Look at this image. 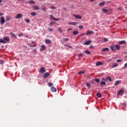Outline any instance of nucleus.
I'll use <instances>...</instances> for the list:
<instances>
[{
  "label": "nucleus",
  "instance_id": "nucleus-1",
  "mask_svg": "<svg viewBox=\"0 0 127 127\" xmlns=\"http://www.w3.org/2000/svg\"><path fill=\"white\" fill-rule=\"evenodd\" d=\"M10 40L9 37H5L3 39H0V43H5L6 42H9Z\"/></svg>",
  "mask_w": 127,
  "mask_h": 127
},
{
  "label": "nucleus",
  "instance_id": "nucleus-2",
  "mask_svg": "<svg viewBox=\"0 0 127 127\" xmlns=\"http://www.w3.org/2000/svg\"><path fill=\"white\" fill-rule=\"evenodd\" d=\"M0 22L1 25H3L5 23V18L3 16H2L0 17Z\"/></svg>",
  "mask_w": 127,
  "mask_h": 127
},
{
  "label": "nucleus",
  "instance_id": "nucleus-3",
  "mask_svg": "<svg viewBox=\"0 0 127 127\" xmlns=\"http://www.w3.org/2000/svg\"><path fill=\"white\" fill-rule=\"evenodd\" d=\"M46 49V46L45 45H41V49L40 50V52L45 51Z\"/></svg>",
  "mask_w": 127,
  "mask_h": 127
},
{
  "label": "nucleus",
  "instance_id": "nucleus-4",
  "mask_svg": "<svg viewBox=\"0 0 127 127\" xmlns=\"http://www.w3.org/2000/svg\"><path fill=\"white\" fill-rule=\"evenodd\" d=\"M39 72H41V73H45L46 72V69L44 67H41L40 70H39Z\"/></svg>",
  "mask_w": 127,
  "mask_h": 127
},
{
  "label": "nucleus",
  "instance_id": "nucleus-5",
  "mask_svg": "<svg viewBox=\"0 0 127 127\" xmlns=\"http://www.w3.org/2000/svg\"><path fill=\"white\" fill-rule=\"evenodd\" d=\"M73 16L75 18L79 19H81L82 18V17L79 15H75L73 14Z\"/></svg>",
  "mask_w": 127,
  "mask_h": 127
},
{
  "label": "nucleus",
  "instance_id": "nucleus-6",
  "mask_svg": "<svg viewBox=\"0 0 127 127\" xmlns=\"http://www.w3.org/2000/svg\"><path fill=\"white\" fill-rule=\"evenodd\" d=\"M124 93V90L123 89H121L120 91L118 92V95H121V96H122Z\"/></svg>",
  "mask_w": 127,
  "mask_h": 127
},
{
  "label": "nucleus",
  "instance_id": "nucleus-7",
  "mask_svg": "<svg viewBox=\"0 0 127 127\" xmlns=\"http://www.w3.org/2000/svg\"><path fill=\"white\" fill-rule=\"evenodd\" d=\"M22 17V14L19 13L16 16H15V18H16V19L21 18Z\"/></svg>",
  "mask_w": 127,
  "mask_h": 127
},
{
  "label": "nucleus",
  "instance_id": "nucleus-8",
  "mask_svg": "<svg viewBox=\"0 0 127 127\" xmlns=\"http://www.w3.org/2000/svg\"><path fill=\"white\" fill-rule=\"evenodd\" d=\"M94 34V32L90 30H87L86 32V35H89L90 34Z\"/></svg>",
  "mask_w": 127,
  "mask_h": 127
},
{
  "label": "nucleus",
  "instance_id": "nucleus-9",
  "mask_svg": "<svg viewBox=\"0 0 127 127\" xmlns=\"http://www.w3.org/2000/svg\"><path fill=\"white\" fill-rule=\"evenodd\" d=\"M121 46L120 45H115V48L117 50L119 51L120 50Z\"/></svg>",
  "mask_w": 127,
  "mask_h": 127
},
{
  "label": "nucleus",
  "instance_id": "nucleus-10",
  "mask_svg": "<svg viewBox=\"0 0 127 127\" xmlns=\"http://www.w3.org/2000/svg\"><path fill=\"white\" fill-rule=\"evenodd\" d=\"M50 17H51V18L53 19L54 21H59L60 20V19L58 18H54V17L52 14L50 15Z\"/></svg>",
  "mask_w": 127,
  "mask_h": 127
},
{
  "label": "nucleus",
  "instance_id": "nucleus-11",
  "mask_svg": "<svg viewBox=\"0 0 127 127\" xmlns=\"http://www.w3.org/2000/svg\"><path fill=\"white\" fill-rule=\"evenodd\" d=\"M51 91L52 92H57V89L56 87H54V86H52L51 87Z\"/></svg>",
  "mask_w": 127,
  "mask_h": 127
},
{
  "label": "nucleus",
  "instance_id": "nucleus-12",
  "mask_svg": "<svg viewBox=\"0 0 127 127\" xmlns=\"http://www.w3.org/2000/svg\"><path fill=\"white\" fill-rule=\"evenodd\" d=\"M106 81L108 80L109 81V82L112 81V78L111 77V76L106 77Z\"/></svg>",
  "mask_w": 127,
  "mask_h": 127
},
{
  "label": "nucleus",
  "instance_id": "nucleus-13",
  "mask_svg": "<svg viewBox=\"0 0 127 127\" xmlns=\"http://www.w3.org/2000/svg\"><path fill=\"white\" fill-rule=\"evenodd\" d=\"M50 75V73L49 72H46L44 74L43 78H46L47 77H48Z\"/></svg>",
  "mask_w": 127,
  "mask_h": 127
},
{
  "label": "nucleus",
  "instance_id": "nucleus-14",
  "mask_svg": "<svg viewBox=\"0 0 127 127\" xmlns=\"http://www.w3.org/2000/svg\"><path fill=\"white\" fill-rule=\"evenodd\" d=\"M52 43V41L50 39H46L45 40V43L46 44H51Z\"/></svg>",
  "mask_w": 127,
  "mask_h": 127
},
{
  "label": "nucleus",
  "instance_id": "nucleus-15",
  "mask_svg": "<svg viewBox=\"0 0 127 127\" xmlns=\"http://www.w3.org/2000/svg\"><path fill=\"white\" fill-rule=\"evenodd\" d=\"M91 43V41H88L84 43V45H89Z\"/></svg>",
  "mask_w": 127,
  "mask_h": 127
},
{
  "label": "nucleus",
  "instance_id": "nucleus-16",
  "mask_svg": "<svg viewBox=\"0 0 127 127\" xmlns=\"http://www.w3.org/2000/svg\"><path fill=\"white\" fill-rule=\"evenodd\" d=\"M126 41H124V40H123V41H119V42H118V43H119L120 45H123V44H126Z\"/></svg>",
  "mask_w": 127,
  "mask_h": 127
},
{
  "label": "nucleus",
  "instance_id": "nucleus-17",
  "mask_svg": "<svg viewBox=\"0 0 127 127\" xmlns=\"http://www.w3.org/2000/svg\"><path fill=\"white\" fill-rule=\"evenodd\" d=\"M115 46L112 45L110 46V50H112L113 51H116V49H115Z\"/></svg>",
  "mask_w": 127,
  "mask_h": 127
},
{
  "label": "nucleus",
  "instance_id": "nucleus-18",
  "mask_svg": "<svg viewBox=\"0 0 127 127\" xmlns=\"http://www.w3.org/2000/svg\"><path fill=\"white\" fill-rule=\"evenodd\" d=\"M69 41V39L68 38H64L63 39V41L64 42H68Z\"/></svg>",
  "mask_w": 127,
  "mask_h": 127
},
{
  "label": "nucleus",
  "instance_id": "nucleus-19",
  "mask_svg": "<svg viewBox=\"0 0 127 127\" xmlns=\"http://www.w3.org/2000/svg\"><path fill=\"white\" fill-rule=\"evenodd\" d=\"M76 24H77V22H76L68 23V25H75Z\"/></svg>",
  "mask_w": 127,
  "mask_h": 127
},
{
  "label": "nucleus",
  "instance_id": "nucleus-20",
  "mask_svg": "<svg viewBox=\"0 0 127 127\" xmlns=\"http://www.w3.org/2000/svg\"><path fill=\"white\" fill-rule=\"evenodd\" d=\"M6 21H8L9 20H10V19H11V17L9 15H7L6 16Z\"/></svg>",
  "mask_w": 127,
  "mask_h": 127
},
{
  "label": "nucleus",
  "instance_id": "nucleus-21",
  "mask_svg": "<svg viewBox=\"0 0 127 127\" xmlns=\"http://www.w3.org/2000/svg\"><path fill=\"white\" fill-rule=\"evenodd\" d=\"M78 33H79V31H74L73 32V35H78Z\"/></svg>",
  "mask_w": 127,
  "mask_h": 127
},
{
  "label": "nucleus",
  "instance_id": "nucleus-22",
  "mask_svg": "<svg viewBox=\"0 0 127 127\" xmlns=\"http://www.w3.org/2000/svg\"><path fill=\"white\" fill-rule=\"evenodd\" d=\"M33 8L35 9V10H39L40 9V8L38 6H37V5H35L33 7Z\"/></svg>",
  "mask_w": 127,
  "mask_h": 127
},
{
  "label": "nucleus",
  "instance_id": "nucleus-23",
  "mask_svg": "<svg viewBox=\"0 0 127 127\" xmlns=\"http://www.w3.org/2000/svg\"><path fill=\"white\" fill-rule=\"evenodd\" d=\"M103 64V63L101 62H99L96 64V66H100Z\"/></svg>",
  "mask_w": 127,
  "mask_h": 127
},
{
  "label": "nucleus",
  "instance_id": "nucleus-24",
  "mask_svg": "<svg viewBox=\"0 0 127 127\" xmlns=\"http://www.w3.org/2000/svg\"><path fill=\"white\" fill-rule=\"evenodd\" d=\"M120 83V81L117 80V81H115V82L114 83V85H118Z\"/></svg>",
  "mask_w": 127,
  "mask_h": 127
},
{
  "label": "nucleus",
  "instance_id": "nucleus-25",
  "mask_svg": "<svg viewBox=\"0 0 127 127\" xmlns=\"http://www.w3.org/2000/svg\"><path fill=\"white\" fill-rule=\"evenodd\" d=\"M97 96L98 98H101V97H102V95H101V93L98 92V93H97Z\"/></svg>",
  "mask_w": 127,
  "mask_h": 127
},
{
  "label": "nucleus",
  "instance_id": "nucleus-26",
  "mask_svg": "<svg viewBox=\"0 0 127 127\" xmlns=\"http://www.w3.org/2000/svg\"><path fill=\"white\" fill-rule=\"evenodd\" d=\"M85 72V70L80 71L78 72V74H84Z\"/></svg>",
  "mask_w": 127,
  "mask_h": 127
},
{
  "label": "nucleus",
  "instance_id": "nucleus-27",
  "mask_svg": "<svg viewBox=\"0 0 127 127\" xmlns=\"http://www.w3.org/2000/svg\"><path fill=\"white\" fill-rule=\"evenodd\" d=\"M37 15V13L36 12H32V13H31V15L32 16H35Z\"/></svg>",
  "mask_w": 127,
  "mask_h": 127
},
{
  "label": "nucleus",
  "instance_id": "nucleus-28",
  "mask_svg": "<svg viewBox=\"0 0 127 127\" xmlns=\"http://www.w3.org/2000/svg\"><path fill=\"white\" fill-rule=\"evenodd\" d=\"M105 4V2H101L99 3L100 6H103Z\"/></svg>",
  "mask_w": 127,
  "mask_h": 127
},
{
  "label": "nucleus",
  "instance_id": "nucleus-29",
  "mask_svg": "<svg viewBox=\"0 0 127 127\" xmlns=\"http://www.w3.org/2000/svg\"><path fill=\"white\" fill-rule=\"evenodd\" d=\"M100 84H101V85H105L106 84V82H105V81L102 80V81H101Z\"/></svg>",
  "mask_w": 127,
  "mask_h": 127
},
{
  "label": "nucleus",
  "instance_id": "nucleus-30",
  "mask_svg": "<svg viewBox=\"0 0 127 127\" xmlns=\"http://www.w3.org/2000/svg\"><path fill=\"white\" fill-rule=\"evenodd\" d=\"M109 50V49L108 48H103L102 49V51L105 52V51H108Z\"/></svg>",
  "mask_w": 127,
  "mask_h": 127
},
{
  "label": "nucleus",
  "instance_id": "nucleus-31",
  "mask_svg": "<svg viewBox=\"0 0 127 127\" xmlns=\"http://www.w3.org/2000/svg\"><path fill=\"white\" fill-rule=\"evenodd\" d=\"M85 53H86V54H87V55H90L91 53V52H89L88 50H86L85 51Z\"/></svg>",
  "mask_w": 127,
  "mask_h": 127
},
{
  "label": "nucleus",
  "instance_id": "nucleus-32",
  "mask_svg": "<svg viewBox=\"0 0 127 127\" xmlns=\"http://www.w3.org/2000/svg\"><path fill=\"white\" fill-rule=\"evenodd\" d=\"M118 66L117 64H115L114 65H112V68H114Z\"/></svg>",
  "mask_w": 127,
  "mask_h": 127
},
{
  "label": "nucleus",
  "instance_id": "nucleus-33",
  "mask_svg": "<svg viewBox=\"0 0 127 127\" xmlns=\"http://www.w3.org/2000/svg\"><path fill=\"white\" fill-rule=\"evenodd\" d=\"M10 34L14 38H17V36L12 33H10Z\"/></svg>",
  "mask_w": 127,
  "mask_h": 127
},
{
  "label": "nucleus",
  "instance_id": "nucleus-34",
  "mask_svg": "<svg viewBox=\"0 0 127 127\" xmlns=\"http://www.w3.org/2000/svg\"><path fill=\"white\" fill-rule=\"evenodd\" d=\"M86 86L88 88H91V85L89 83H86Z\"/></svg>",
  "mask_w": 127,
  "mask_h": 127
},
{
  "label": "nucleus",
  "instance_id": "nucleus-35",
  "mask_svg": "<svg viewBox=\"0 0 127 127\" xmlns=\"http://www.w3.org/2000/svg\"><path fill=\"white\" fill-rule=\"evenodd\" d=\"M95 80L96 82V83H100V79L98 78H95Z\"/></svg>",
  "mask_w": 127,
  "mask_h": 127
},
{
  "label": "nucleus",
  "instance_id": "nucleus-36",
  "mask_svg": "<svg viewBox=\"0 0 127 127\" xmlns=\"http://www.w3.org/2000/svg\"><path fill=\"white\" fill-rule=\"evenodd\" d=\"M37 46V44H35V45H30L29 47H32V48H35Z\"/></svg>",
  "mask_w": 127,
  "mask_h": 127
},
{
  "label": "nucleus",
  "instance_id": "nucleus-37",
  "mask_svg": "<svg viewBox=\"0 0 127 127\" xmlns=\"http://www.w3.org/2000/svg\"><path fill=\"white\" fill-rule=\"evenodd\" d=\"M49 87H50L51 88L53 87V83L51 82H49Z\"/></svg>",
  "mask_w": 127,
  "mask_h": 127
},
{
  "label": "nucleus",
  "instance_id": "nucleus-38",
  "mask_svg": "<svg viewBox=\"0 0 127 127\" xmlns=\"http://www.w3.org/2000/svg\"><path fill=\"white\" fill-rule=\"evenodd\" d=\"M102 10L104 13H107L108 12V10L107 9H102Z\"/></svg>",
  "mask_w": 127,
  "mask_h": 127
},
{
  "label": "nucleus",
  "instance_id": "nucleus-39",
  "mask_svg": "<svg viewBox=\"0 0 127 127\" xmlns=\"http://www.w3.org/2000/svg\"><path fill=\"white\" fill-rule=\"evenodd\" d=\"M78 28H79L80 29H83V28H84V27L83 25H79Z\"/></svg>",
  "mask_w": 127,
  "mask_h": 127
},
{
  "label": "nucleus",
  "instance_id": "nucleus-40",
  "mask_svg": "<svg viewBox=\"0 0 127 127\" xmlns=\"http://www.w3.org/2000/svg\"><path fill=\"white\" fill-rule=\"evenodd\" d=\"M48 30H49V31H50V32H51V31H53L54 29L51 28H48Z\"/></svg>",
  "mask_w": 127,
  "mask_h": 127
},
{
  "label": "nucleus",
  "instance_id": "nucleus-41",
  "mask_svg": "<svg viewBox=\"0 0 127 127\" xmlns=\"http://www.w3.org/2000/svg\"><path fill=\"white\" fill-rule=\"evenodd\" d=\"M58 30L59 32H61V33H63V32L62 31V28H61V27L59 28L58 29Z\"/></svg>",
  "mask_w": 127,
  "mask_h": 127
},
{
  "label": "nucleus",
  "instance_id": "nucleus-42",
  "mask_svg": "<svg viewBox=\"0 0 127 127\" xmlns=\"http://www.w3.org/2000/svg\"><path fill=\"white\" fill-rule=\"evenodd\" d=\"M83 56V54H81V53H80V54H79V55H78V57L79 58H80V57H82Z\"/></svg>",
  "mask_w": 127,
  "mask_h": 127
},
{
  "label": "nucleus",
  "instance_id": "nucleus-43",
  "mask_svg": "<svg viewBox=\"0 0 127 127\" xmlns=\"http://www.w3.org/2000/svg\"><path fill=\"white\" fill-rule=\"evenodd\" d=\"M104 42H107L108 41V39L106 38H104Z\"/></svg>",
  "mask_w": 127,
  "mask_h": 127
},
{
  "label": "nucleus",
  "instance_id": "nucleus-44",
  "mask_svg": "<svg viewBox=\"0 0 127 127\" xmlns=\"http://www.w3.org/2000/svg\"><path fill=\"white\" fill-rule=\"evenodd\" d=\"M25 22L28 23L30 22V19H28L25 20Z\"/></svg>",
  "mask_w": 127,
  "mask_h": 127
},
{
  "label": "nucleus",
  "instance_id": "nucleus-45",
  "mask_svg": "<svg viewBox=\"0 0 127 127\" xmlns=\"http://www.w3.org/2000/svg\"><path fill=\"white\" fill-rule=\"evenodd\" d=\"M50 8L53 9H55L56 8V7L55 6H51Z\"/></svg>",
  "mask_w": 127,
  "mask_h": 127
},
{
  "label": "nucleus",
  "instance_id": "nucleus-46",
  "mask_svg": "<svg viewBox=\"0 0 127 127\" xmlns=\"http://www.w3.org/2000/svg\"><path fill=\"white\" fill-rule=\"evenodd\" d=\"M90 48L93 49H94V47L92 45H90Z\"/></svg>",
  "mask_w": 127,
  "mask_h": 127
},
{
  "label": "nucleus",
  "instance_id": "nucleus-47",
  "mask_svg": "<svg viewBox=\"0 0 127 127\" xmlns=\"http://www.w3.org/2000/svg\"><path fill=\"white\" fill-rule=\"evenodd\" d=\"M102 80H103V81H107L106 79H105L104 78H102Z\"/></svg>",
  "mask_w": 127,
  "mask_h": 127
},
{
  "label": "nucleus",
  "instance_id": "nucleus-48",
  "mask_svg": "<svg viewBox=\"0 0 127 127\" xmlns=\"http://www.w3.org/2000/svg\"><path fill=\"white\" fill-rule=\"evenodd\" d=\"M4 15V13H0V16H2Z\"/></svg>",
  "mask_w": 127,
  "mask_h": 127
},
{
  "label": "nucleus",
  "instance_id": "nucleus-49",
  "mask_svg": "<svg viewBox=\"0 0 127 127\" xmlns=\"http://www.w3.org/2000/svg\"><path fill=\"white\" fill-rule=\"evenodd\" d=\"M33 52H35V53H36L37 52V50L36 49H34L33 50Z\"/></svg>",
  "mask_w": 127,
  "mask_h": 127
},
{
  "label": "nucleus",
  "instance_id": "nucleus-50",
  "mask_svg": "<svg viewBox=\"0 0 127 127\" xmlns=\"http://www.w3.org/2000/svg\"><path fill=\"white\" fill-rule=\"evenodd\" d=\"M123 9V8L122 7H119V8H118V10H122Z\"/></svg>",
  "mask_w": 127,
  "mask_h": 127
},
{
  "label": "nucleus",
  "instance_id": "nucleus-51",
  "mask_svg": "<svg viewBox=\"0 0 127 127\" xmlns=\"http://www.w3.org/2000/svg\"><path fill=\"white\" fill-rule=\"evenodd\" d=\"M117 61V62L119 63V62H122V60L119 59V60H118Z\"/></svg>",
  "mask_w": 127,
  "mask_h": 127
},
{
  "label": "nucleus",
  "instance_id": "nucleus-52",
  "mask_svg": "<svg viewBox=\"0 0 127 127\" xmlns=\"http://www.w3.org/2000/svg\"><path fill=\"white\" fill-rule=\"evenodd\" d=\"M84 35H85V34H81L80 35V37H82V36H84Z\"/></svg>",
  "mask_w": 127,
  "mask_h": 127
},
{
  "label": "nucleus",
  "instance_id": "nucleus-53",
  "mask_svg": "<svg viewBox=\"0 0 127 127\" xmlns=\"http://www.w3.org/2000/svg\"><path fill=\"white\" fill-rule=\"evenodd\" d=\"M30 2L32 3H35L34 1H33V0H31V1H30Z\"/></svg>",
  "mask_w": 127,
  "mask_h": 127
},
{
  "label": "nucleus",
  "instance_id": "nucleus-54",
  "mask_svg": "<svg viewBox=\"0 0 127 127\" xmlns=\"http://www.w3.org/2000/svg\"><path fill=\"white\" fill-rule=\"evenodd\" d=\"M124 66L125 67H127V63L125 64Z\"/></svg>",
  "mask_w": 127,
  "mask_h": 127
},
{
  "label": "nucleus",
  "instance_id": "nucleus-55",
  "mask_svg": "<svg viewBox=\"0 0 127 127\" xmlns=\"http://www.w3.org/2000/svg\"><path fill=\"white\" fill-rule=\"evenodd\" d=\"M0 62H1V64H3L4 62H3V61H0Z\"/></svg>",
  "mask_w": 127,
  "mask_h": 127
},
{
  "label": "nucleus",
  "instance_id": "nucleus-56",
  "mask_svg": "<svg viewBox=\"0 0 127 127\" xmlns=\"http://www.w3.org/2000/svg\"><path fill=\"white\" fill-rule=\"evenodd\" d=\"M53 24H54L53 22H51V23H50V25H53Z\"/></svg>",
  "mask_w": 127,
  "mask_h": 127
},
{
  "label": "nucleus",
  "instance_id": "nucleus-57",
  "mask_svg": "<svg viewBox=\"0 0 127 127\" xmlns=\"http://www.w3.org/2000/svg\"><path fill=\"white\" fill-rule=\"evenodd\" d=\"M71 30H72L71 28H69V29H67V31Z\"/></svg>",
  "mask_w": 127,
  "mask_h": 127
},
{
  "label": "nucleus",
  "instance_id": "nucleus-58",
  "mask_svg": "<svg viewBox=\"0 0 127 127\" xmlns=\"http://www.w3.org/2000/svg\"><path fill=\"white\" fill-rule=\"evenodd\" d=\"M95 0H90V1L91 2H93V1H95Z\"/></svg>",
  "mask_w": 127,
  "mask_h": 127
},
{
  "label": "nucleus",
  "instance_id": "nucleus-59",
  "mask_svg": "<svg viewBox=\"0 0 127 127\" xmlns=\"http://www.w3.org/2000/svg\"><path fill=\"white\" fill-rule=\"evenodd\" d=\"M2 2V0H0V3Z\"/></svg>",
  "mask_w": 127,
  "mask_h": 127
},
{
  "label": "nucleus",
  "instance_id": "nucleus-60",
  "mask_svg": "<svg viewBox=\"0 0 127 127\" xmlns=\"http://www.w3.org/2000/svg\"><path fill=\"white\" fill-rule=\"evenodd\" d=\"M124 106H126V103H124V105H123Z\"/></svg>",
  "mask_w": 127,
  "mask_h": 127
},
{
  "label": "nucleus",
  "instance_id": "nucleus-61",
  "mask_svg": "<svg viewBox=\"0 0 127 127\" xmlns=\"http://www.w3.org/2000/svg\"><path fill=\"white\" fill-rule=\"evenodd\" d=\"M125 54H127V52H126L124 53Z\"/></svg>",
  "mask_w": 127,
  "mask_h": 127
},
{
  "label": "nucleus",
  "instance_id": "nucleus-62",
  "mask_svg": "<svg viewBox=\"0 0 127 127\" xmlns=\"http://www.w3.org/2000/svg\"><path fill=\"white\" fill-rule=\"evenodd\" d=\"M69 48H72V47H71V46H69Z\"/></svg>",
  "mask_w": 127,
  "mask_h": 127
},
{
  "label": "nucleus",
  "instance_id": "nucleus-63",
  "mask_svg": "<svg viewBox=\"0 0 127 127\" xmlns=\"http://www.w3.org/2000/svg\"><path fill=\"white\" fill-rule=\"evenodd\" d=\"M126 58H127V56H126Z\"/></svg>",
  "mask_w": 127,
  "mask_h": 127
},
{
  "label": "nucleus",
  "instance_id": "nucleus-64",
  "mask_svg": "<svg viewBox=\"0 0 127 127\" xmlns=\"http://www.w3.org/2000/svg\"><path fill=\"white\" fill-rule=\"evenodd\" d=\"M20 36H21V34H20Z\"/></svg>",
  "mask_w": 127,
  "mask_h": 127
}]
</instances>
